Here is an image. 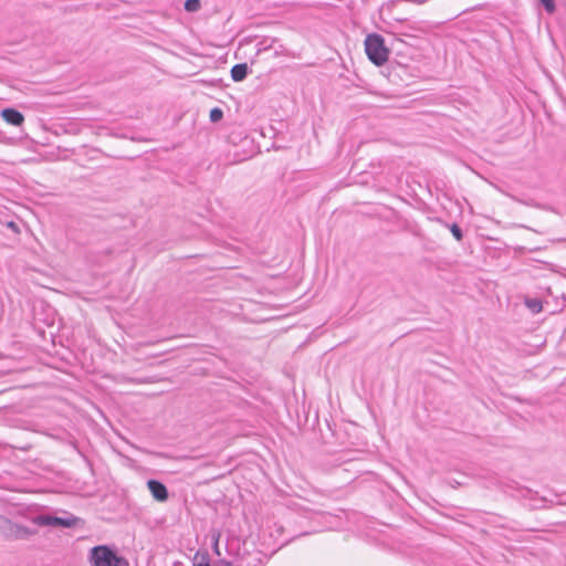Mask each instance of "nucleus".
<instances>
[{
  "label": "nucleus",
  "mask_w": 566,
  "mask_h": 566,
  "mask_svg": "<svg viewBox=\"0 0 566 566\" xmlns=\"http://www.w3.org/2000/svg\"><path fill=\"white\" fill-rule=\"evenodd\" d=\"M22 516L19 512L17 515H12V518L0 514V535L10 541H25L38 534L35 527H29L19 524L13 521L14 517Z\"/></svg>",
  "instance_id": "1"
},
{
  "label": "nucleus",
  "mask_w": 566,
  "mask_h": 566,
  "mask_svg": "<svg viewBox=\"0 0 566 566\" xmlns=\"http://www.w3.org/2000/svg\"><path fill=\"white\" fill-rule=\"evenodd\" d=\"M365 52L375 65H384L389 57V50L385 45V39L378 33H370L365 39Z\"/></svg>",
  "instance_id": "2"
},
{
  "label": "nucleus",
  "mask_w": 566,
  "mask_h": 566,
  "mask_svg": "<svg viewBox=\"0 0 566 566\" xmlns=\"http://www.w3.org/2000/svg\"><path fill=\"white\" fill-rule=\"evenodd\" d=\"M90 560L93 566H128L124 557L118 556L106 545L93 547L90 552Z\"/></svg>",
  "instance_id": "3"
},
{
  "label": "nucleus",
  "mask_w": 566,
  "mask_h": 566,
  "mask_svg": "<svg viewBox=\"0 0 566 566\" xmlns=\"http://www.w3.org/2000/svg\"><path fill=\"white\" fill-rule=\"evenodd\" d=\"M64 516H53L49 514H39L29 517L32 524L36 526H53V527H65L71 528L77 526L80 523H83L82 518L73 515L67 511H63Z\"/></svg>",
  "instance_id": "4"
},
{
  "label": "nucleus",
  "mask_w": 566,
  "mask_h": 566,
  "mask_svg": "<svg viewBox=\"0 0 566 566\" xmlns=\"http://www.w3.org/2000/svg\"><path fill=\"white\" fill-rule=\"evenodd\" d=\"M147 488L151 493L153 497L159 502L166 501L169 496L167 486L159 480H148Z\"/></svg>",
  "instance_id": "5"
},
{
  "label": "nucleus",
  "mask_w": 566,
  "mask_h": 566,
  "mask_svg": "<svg viewBox=\"0 0 566 566\" xmlns=\"http://www.w3.org/2000/svg\"><path fill=\"white\" fill-rule=\"evenodd\" d=\"M1 117L4 122L13 126H21L24 122L23 114L13 107H7L1 111Z\"/></svg>",
  "instance_id": "6"
},
{
  "label": "nucleus",
  "mask_w": 566,
  "mask_h": 566,
  "mask_svg": "<svg viewBox=\"0 0 566 566\" xmlns=\"http://www.w3.org/2000/svg\"><path fill=\"white\" fill-rule=\"evenodd\" d=\"M249 66L247 63L234 64L230 71L231 78L234 82H242L249 74Z\"/></svg>",
  "instance_id": "7"
},
{
  "label": "nucleus",
  "mask_w": 566,
  "mask_h": 566,
  "mask_svg": "<svg viewBox=\"0 0 566 566\" xmlns=\"http://www.w3.org/2000/svg\"><path fill=\"white\" fill-rule=\"evenodd\" d=\"M279 42L276 38L264 36L256 43V55L273 50L274 44Z\"/></svg>",
  "instance_id": "8"
},
{
  "label": "nucleus",
  "mask_w": 566,
  "mask_h": 566,
  "mask_svg": "<svg viewBox=\"0 0 566 566\" xmlns=\"http://www.w3.org/2000/svg\"><path fill=\"white\" fill-rule=\"evenodd\" d=\"M184 8L187 12H197L201 8L200 0H186Z\"/></svg>",
  "instance_id": "9"
},
{
  "label": "nucleus",
  "mask_w": 566,
  "mask_h": 566,
  "mask_svg": "<svg viewBox=\"0 0 566 566\" xmlns=\"http://www.w3.org/2000/svg\"><path fill=\"white\" fill-rule=\"evenodd\" d=\"M449 229L457 241H461L463 239V231L459 224L452 223L449 226Z\"/></svg>",
  "instance_id": "10"
},
{
  "label": "nucleus",
  "mask_w": 566,
  "mask_h": 566,
  "mask_svg": "<svg viewBox=\"0 0 566 566\" xmlns=\"http://www.w3.org/2000/svg\"><path fill=\"white\" fill-rule=\"evenodd\" d=\"M209 117H210V120L212 123H217L219 120L222 119L223 117V111L219 107H213L211 111H210V114H209Z\"/></svg>",
  "instance_id": "11"
},
{
  "label": "nucleus",
  "mask_w": 566,
  "mask_h": 566,
  "mask_svg": "<svg viewBox=\"0 0 566 566\" xmlns=\"http://www.w3.org/2000/svg\"><path fill=\"white\" fill-rule=\"evenodd\" d=\"M273 50H274V55L275 56L289 55L287 49L283 44H281L279 42L276 44H274Z\"/></svg>",
  "instance_id": "12"
},
{
  "label": "nucleus",
  "mask_w": 566,
  "mask_h": 566,
  "mask_svg": "<svg viewBox=\"0 0 566 566\" xmlns=\"http://www.w3.org/2000/svg\"><path fill=\"white\" fill-rule=\"evenodd\" d=\"M539 2L548 13L555 11L556 6L554 0H539Z\"/></svg>",
  "instance_id": "13"
},
{
  "label": "nucleus",
  "mask_w": 566,
  "mask_h": 566,
  "mask_svg": "<svg viewBox=\"0 0 566 566\" xmlns=\"http://www.w3.org/2000/svg\"><path fill=\"white\" fill-rule=\"evenodd\" d=\"M528 306L534 311V312H539L542 310V304L539 301L537 300H533L528 303Z\"/></svg>",
  "instance_id": "14"
},
{
  "label": "nucleus",
  "mask_w": 566,
  "mask_h": 566,
  "mask_svg": "<svg viewBox=\"0 0 566 566\" xmlns=\"http://www.w3.org/2000/svg\"><path fill=\"white\" fill-rule=\"evenodd\" d=\"M8 228L12 229L14 232H19V228L13 221L8 222Z\"/></svg>",
  "instance_id": "15"
},
{
  "label": "nucleus",
  "mask_w": 566,
  "mask_h": 566,
  "mask_svg": "<svg viewBox=\"0 0 566 566\" xmlns=\"http://www.w3.org/2000/svg\"><path fill=\"white\" fill-rule=\"evenodd\" d=\"M522 492H523V496H524V497L530 496V497L532 499V494H533V492H532L530 489H525V490H523Z\"/></svg>",
  "instance_id": "16"
},
{
  "label": "nucleus",
  "mask_w": 566,
  "mask_h": 566,
  "mask_svg": "<svg viewBox=\"0 0 566 566\" xmlns=\"http://www.w3.org/2000/svg\"><path fill=\"white\" fill-rule=\"evenodd\" d=\"M220 564L221 566H234L232 562L224 559L220 560Z\"/></svg>",
  "instance_id": "17"
},
{
  "label": "nucleus",
  "mask_w": 566,
  "mask_h": 566,
  "mask_svg": "<svg viewBox=\"0 0 566 566\" xmlns=\"http://www.w3.org/2000/svg\"><path fill=\"white\" fill-rule=\"evenodd\" d=\"M196 566H211L209 563L198 564Z\"/></svg>",
  "instance_id": "18"
},
{
  "label": "nucleus",
  "mask_w": 566,
  "mask_h": 566,
  "mask_svg": "<svg viewBox=\"0 0 566 566\" xmlns=\"http://www.w3.org/2000/svg\"><path fill=\"white\" fill-rule=\"evenodd\" d=\"M214 551H216V553H217L218 555L220 554V553H219V551H218V544H217V543L214 544Z\"/></svg>",
  "instance_id": "19"
},
{
  "label": "nucleus",
  "mask_w": 566,
  "mask_h": 566,
  "mask_svg": "<svg viewBox=\"0 0 566 566\" xmlns=\"http://www.w3.org/2000/svg\"><path fill=\"white\" fill-rule=\"evenodd\" d=\"M543 505H538V504H534L533 507L535 509H538V507H542Z\"/></svg>",
  "instance_id": "20"
},
{
  "label": "nucleus",
  "mask_w": 566,
  "mask_h": 566,
  "mask_svg": "<svg viewBox=\"0 0 566 566\" xmlns=\"http://www.w3.org/2000/svg\"><path fill=\"white\" fill-rule=\"evenodd\" d=\"M310 533H311V532H303V533H301L300 535H307V534H310Z\"/></svg>",
  "instance_id": "21"
},
{
  "label": "nucleus",
  "mask_w": 566,
  "mask_h": 566,
  "mask_svg": "<svg viewBox=\"0 0 566 566\" xmlns=\"http://www.w3.org/2000/svg\"><path fill=\"white\" fill-rule=\"evenodd\" d=\"M253 566H258V564H254Z\"/></svg>",
  "instance_id": "22"
}]
</instances>
